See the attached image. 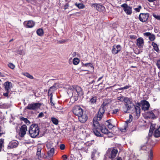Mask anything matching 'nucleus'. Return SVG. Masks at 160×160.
I'll return each mask as SVG.
<instances>
[{
	"label": "nucleus",
	"mask_w": 160,
	"mask_h": 160,
	"mask_svg": "<svg viewBox=\"0 0 160 160\" xmlns=\"http://www.w3.org/2000/svg\"><path fill=\"white\" fill-rule=\"evenodd\" d=\"M125 105L123 108V111L125 113H128V111L132 108H134L135 110V113L133 115H136L134 116L135 119H138L140 116L141 109L140 108V103H137V105H135L133 103L130 101L129 99L127 100V102H125Z\"/></svg>",
	"instance_id": "f257e3e1"
},
{
	"label": "nucleus",
	"mask_w": 160,
	"mask_h": 160,
	"mask_svg": "<svg viewBox=\"0 0 160 160\" xmlns=\"http://www.w3.org/2000/svg\"><path fill=\"white\" fill-rule=\"evenodd\" d=\"M48 156H46L44 150L40 146L38 147L37 156L41 158H51L55 154L54 149L52 148L48 150L47 152Z\"/></svg>",
	"instance_id": "f03ea898"
},
{
	"label": "nucleus",
	"mask_w": 160,
	"mask_h": 160,
	"mask_svg": "<svg viewBox=\"0 0 160 160\" xmlns=\"http://www.w3.org/2000/svg\"><path fill=\"white\" fill-rule=\"evenodd\" d=\"M73 113L76 116H78V119H83L87 120L88 116L86 114H83V110L79 106L76 105L74 106L72 109Z\"/></svg>",
	"instance_id": "7ed1b4c3"
},
{
	"label": "nucleus",
	"mask_w": 160,
	"mask_h": 160,
	"mask_svg": "<svg viewBox=\"0 0 160 160\" xmlns=\"http://www.w3.org/2000/svg\"><path fill=\"white\" fill-rule=\"evenodd\" d=\"M39 129L38 124H32L30 126L28 130L30 136L32 138L36 137L39 135Z\"/></svg>",
	"instance_id": "20e7f679"
},
{
	"label": "nucleus",
	"mask_w": 160,
	"mask_h": 160,
	"mask_svg": "<svg viewBox=\"0 0 160 160\" xmlns=\"http://www.w3.org/2000/svg\"><path fill=\"white\" fill-rule=\"evenodd\" d=\"M71 89L72 91V95L75 101L78 100V96H81L83 95L82 90L79 86H73L71 88Z\"/></svg>",
	"instance_id": "39448f33"
},
{
	"label": "nucleus",
	"mask_w": 160,
	"mask_h": 160,
	"mask_svg": "<svg viewBox=\"0 0 160 160\" xmlns=\"http://www.w3.org/2000/svg\"><path fill=\"white\" fill-rule=\"evenodd\" d=\"M108 104V103L106 101H104L99 108L96 118L94 117L93 120H101L102 119L103 114L104 113L105 109L107 107Z\"/></svg>",
	"instance_id": "423d86ee"
},
{
	"label": "nucleus",
	"mask_w": 160,
	"mask_h": 160,
	"mask_svg": "<svg viewBox=\"0 0 160 160\" xmlns=\"http://www.w3.org/2000/svg\"><path fill=\"white\" fill-rule=\"evenodd\" d=\"M41 105V104L40 103L29 104L26 107L25 109L28 110H36L39 108Z\"/></svg>",
	"instance_id": "0eeeda50"
},
{
	"label": "nucleus",
	"mask_w": 160,
	"mask_h": 160,
	"mask_svg": "<svg viewBox=\"0 0 160 160\" xmlns=\"http://www.w3.org/2000/svg\"><path fill=\"white\" fill-rule=\"evenodd\" d=\"M100 130L102 133L107 135L108 137H112L113 136V133L109 132L104 124L101 125Z\"/></svg>",
	"instance_id": "6e6552de"
},
{
	"label": "nucleus",
	"mask_w": 160,
	"mask_h": 160,
	"mask_svg": "<svg viewBox=\"0 0 160 160\" xmlns=\"http://www.w3.org/2000/svg\"><path fill=\"white\" fill-rule=\"evenodd\" d=\"M140 104L141 105L142 110L145 111L149 110L150 105L148 101L145 100H143L141 101Z\"/></svg>",
	"instance_id": "1a4fd4ad"
},
{
	"label": "nucleus",
	"mask_w": 160,
	"mask_h": 160,
	"mask_svg": "<svg viewBox=\"0 0 160 160\" xmlns=\"http://www.w3.org/2000/svg\"><path fill=\"white\" fill-rule=\"evenodd\" d=\"M158 112L156 110H154L151 111H149L148 112V115L147 116V119H156L157 114Z\"/></svg>",
	"instance_id": "9d476101"
},
{
	"label": "nucleus",
	"mask_w": 160,
	"mask_h": 160,
	"mask_svg": "<svg viewBox=\"0 0 160 160\" xmlns=\"http://www.w3.org/2000/svg\"><path fill=\"white\" fill-rule=\"evenodd\" d=\"M149 14L148 13H141L139 16V19L140 21L142 22H146L149 18Z\"/></svg>",
	"instance_id": "9b49d317"
},
{
	"label": "nucleus",
	"mask_w": 160,
	"mask_h": 160,
	"mask_svg": "<svg viewBox=\"0 0 160 160\" xmlns=\"http://www.w3.org/2000/svg\"><path fill=\"white\" fill-rule=\"evenodd\" d=\"M123 8L124 12L127 15H131L132 13V8L126 3H124L121 5Z\"/></svg>",
	"instance_id": "f8f14e48"
},
{
	"label": "nucleus",
	"mask_w": 160,
	"mask_h": 160,
	"mask_svg": "<svg viewBox=\"0 0 160 160\" xmlns=\"http://www.w3.org/2000/svg\"><path fill=\"white\" fill-rule=\"evenodd\" d=\"M92 7L95 8L99 12H104L105 10V7L98 3H93L92 5Z\"/></svg>",
	"instance_id": "ddd939ff"
},
{
	"label": "nucleus",
	"mask_w": 160,
	"mask_h": 160,
	"mask_svg": "<svg viewBox=\"0 0 160 160\" xmlns=\"http://www.w3.org/2000/svg\"><path fill=\"white\" fill-rule=\"evenodd\" d=\"M110 150L111 152L110 154L109 155V157L111 159H113L116 156L118 152V150L117 149L115 148H112L109 149L108 151Z\"/></svg>",
	"instance_id": "4468645a"
},
{
	"label": "nucleus",
	"mask_w": 160,
	"mask_h": 160,
	"mask_svg": "<svg viewBox=\"0 0 160 160\" xmlns=\"http://www.w3.org/2000/svg\"><path fill=\"white\" fill-rule=\"evenodd\" d=\"M27 127L26 125H23L20 129L19 135L21 137H23L26 134L27 131Z\"/></svg>",
	"instance_id": "2eb2a0df"
},
{
	"label": "nucleus",
	"mask_w": 160,
	"mask_h": 160,
	"mask_svg": "<svg viewBox=\"0 0 160 160\" xmlns=\"http://www.w3.org/2000/svg\"><path fill=\"white\" fill-rule=\"evenodd\" d=\"M3 85L4 86L5 90L8 92H10L11 88L12 87V83L10 82L7 81L4 82Z\"/></svg>",
	"instance_id": "dca6fc26"
},
{
	"label": "nucleus",
	"mask_w": 160,
	"mask_h": 160,
	"mask_svg": "<svg viewBox=\"0 0 160 160\" xmlns=\"http://www.w3.org/2000/svg\"><path fill=\"white\" fill-rule=\"evenodd\" d=\"M18 145V142L16 141H11L9 143L8 148L10 149L17 147Z\"/></svg>",
	"instance_id": "f3484780"
},
{
	"label": "nucleus",
	"mask_w": 160,
	"mask_h": 160,
	"mask_svg": "<svg viewBox=\"0 0 160 160\" xmlns=\"http://www.w3.org/2000/svg\"><path fill=\"white\" fill-rule=\"evenodd\" d=\"M144 44L143 39L142 38H139L137 39L136 44L139 48H142Z\"/></svg>",
	"instance_id": "a211bd4d"
},
{
	"label": "nucleus",
	"mask_w": 160,
	"mask_h": 160,
	"mask_svg": "<svg viewBox=\"0 0 160 160\" xmlns=\"http://www.w3.org/2000/svg\"><path fill=\"white\" fill-rule=\"evenodd\" d=\"M26 24V27L27 28H31L33 27L35 24L34 22L32 20H29L28 22H24V24Z\"/></svg>",
	"instance_id": "6ab92c4d"
},
{
	"label": "nucleus",
	"mask_w": 160,
	"mask_h": 160,
	"mask_svg": "<svg viewBox=\"0 0 160 160\" xmlns=\"http://www.w3.org/2000/svg\"><path fill=\"white\" fill-rule=\"evenodd\" d=\"M93 126L94 127L93 129H100L101 127V125L103 124H100L99 122L98 121H93Z\"/></svg>",
	"instance_id": "aec40b11"
},
{
	"label": "nucleus",
	"mask_w": 160,
	"mask_h": 160,
	"mask_svg": "<svg viewBox=\"0 0 160 160\" xmlns=\"http://www.w3.org/2000/svg\"><path fill=\"white\" fill-rule=\"evenodd\" d=\"M129 99L128 98L123 96H121L117 98V100L121 102H127V100Z\"/></svg>",
	"instance_id": "412c9836"
},
{
	"label": "nucleus",
	"mask_w": 160,
	"mask_h": 160,
	"mask_svg": "<svg viewBox=\"0 0 160 160\" xmlns=\"http://www.w3.org/2000/svg\"><path fill=\"white\" fill-rule=\"evenodd\" d=\"M130 122V121H127L125 122V125L124 127L123 128H121L120 129V130L121 132H126L128 128V122L129 123Z\"/></svg>",
	"instance_id": "4be33fe9"
},
{
	"label": "nucleus",
	"mask_w": 160,
	"mask_h": 160,
	"mask_svg": "<svg viewBox=\"0 0 160 160\" xmlns=\"http://www.w3.org/2000/svg\"><path fill=\"white\" fill-rule=\"evenodd\" d=\"M154 135L155 137H160V126L155 131Z\"/></svg>",
	"instance_id": "5701e85b"
},
{
	"label": "nucleus",
	"mask_w": 160,
	"mask_h": 160,
	"mask_svg": "<svg viewBox=\"0 0 160 160\" xmlns=\"http://www.w3.org/2000/svg\"><path fill=\"white\" fill-rule=\"evenodd\" d=\"M109 121H106L105 123V125L107 126L109 128L111 129L114 127H115V125L112 124Z\"/></svg>",
	"instance_id": "b1692460"
},
{
	"label": "nucleus",
	"mask_w": 160,
	"mask_h": 160,
	"mask_svg": "<svg viewBox=\"0 0 160 160\" xmlns=\"http://www.w3.org/2000/svg\"><path fill=\"white\" fill-rule=\"evenodd\" d=\"M99 129H93V131L94 134L98 137H102V135L99 131H98Z\"/></svg>",
	"instance_id": "393cba45"
},
{
	"label": "nucleus",
	"mask_w": 160,
	"mask_h": 160,
	"mask_svg": "<svg viewBox=\"0 0 160 160\" xmlns=\"http://www.w3.org/2000/svg\"><path fill=\"white\" fill-rule=\"evenodd\" d=\"M37 33L39 36H42L44 34L43 29L41 28L38 29L37 31Z\"/></svg>",
	"instance_id": "a878e982"
},
{
	"label": "nucleus",
	"mask_w": 160,
	"mask_h": 160,
	"mask_svg": "<svg viewBox=\"0 0 160 160\" xmlns=\"http://www.w3.org/2000/svg\"><path fill=\"white\" fill-rule=\"evenodd\" d=\"M97 98L96 96L92 97L89 101L90 103L92 104L95 103L96 102Z\"/></svg>",
	"instance_id": "bb28decb"
},
{
	"label": "nucleus",
	"mask_w": 160,
	"mask_h": 160,
	"mask_svg": "<svg viewBox=\"0 0 160 160\" xmlns=\"http://www.w3.org/2000/svg\"><path fill=\"white\" fill-rule=\"evenodd\" d=\"M152 45L154 49L157 52L159 51L158 46L157 44L155 42H152Z\"/></svg>",
	"instance_id": "cd10ccee"
},
{
	"label": "nucleus",
	"mask_w": 160,
	"mask_h": 160,
	"mask_svg": "<svg viewBox=\"0 0 160 160\" xmlns=\"http://www.w3.org/2000/svg\"><path fill=\"white\" fill-rule=\"evenodd\" d=\"M4 139H0V152L2 151V148L4 147Z\"/></svg>",
	"instance_id": "c85d7f7f"
},
{
	"label": "nucleus",
	"mask_w": 160,
	"mask_h": 160,
	"mask_svg": "<svg viewBox=\"0 0 160 160\" xmlns=\"http://www.w3.org/2000/svg\"><path fill=\"white\" fill-rule=\"evenodd\" d=\"M23 75L31 79H33L34 78L32 76L30 75L29 73L28 72L24 73H23Z\"/></svg>",
	"instance_id": "c756f323"
},
{
	"label": "nucleus",
	"mask_w": 160,
	"mask_h": 160,
	"mask_svg": "<svg viewBox=\"0 0 160 160\" xmlns=\"http://www.w3.org/2000/svg\"><path fill=\"white\" fill-rule=\"evenodd\" d=\"M80 60L77 58H74L73 60V63L75 65H77L79 62Z\"/></svg>",
	"instance_id": "7c9ffc66"
},
{
	"label": "nucleus",
	"mask_w": 160,
	"mask_h": 160,
	"mask_svg": "<svg viewBox=\"0 0 160 160\" xmlns=\"http://www.w3.org/2000/svg\"><path fill=\"white\" fill-rule=\"evenodd\" d=\"M52 87H51L50 88V89L48 90V95L49 97H52V92L53 91H52Z\"/></svg>",
	"instance_id": "2f4dec72"
},
{
	"label": "nucleus",
	"mask_w": 160,
	"mask_h": 160,
	"mask_svg": "<svg viewBox=\"0 0 160 160\" xmlns=\"http://www.w3.org/2000/svg\"><path fill=\"white\" fill-rule=\"evenodd\" d=\"M118 52L117 51V50L116 49V48L114 46H113L112 50V53L114 54H115L117 53Z\"/></svg>",
	"instance_id": "473e14b6"
},
{
	"label": "nucleus",
	"mask_w": 160,
	"mask_h": 160,
	"mask_svg": "<svg viewBox=\"0 0 160 160\" xmlns=\"http://www.w3.org/2000/svg\"><path fill=\"white\" fill-rule=\"evenodd\" d=\"M76 5L79 9H82L84 8V6L82 3L76 4Z\"/></svg>",
	"instance_id": "72a5a7b5"
},
{
	"label": "nucleus",
	"mask_w": 160,
	"mask_h": 160,
	"mask_svg": "<svg viewBox=\"0 0 160 160\" xmlns=\"http://www.w3.org/2000/svg\"><path fill=\"white\" fill-rule=\"evenodd\" d=\"M120 109L118 108L114 109L112 110V113L113 114H117Z\"/></svg>",
	"instance_id": "f704fd0d"
},
{
	"label": "nucleus",
	"mask_w": 160,
	"mask_h": 160,
	"mask_svg": "<svg viewBox=\"0 0 160 160\" xmlns=\"http://www.w3.org/2000/svg\"><path fill=\"white\" fill-rule=\"evenodd\" d=\"M155 124H153L152 123L151 124V125L150 127V131L152 132L155 129Z\"/></svg>",
	"instance_id": "c9c22d12"
},
{
	"label": "nucleus",
	"mask_w": 160,
	"mask_h": 160,
	"mask_svg": "<svg viewBox=\"0 0 160 160\" xmlns=\"http://www.w3.org/2000/svg\"><path fill=\"white\" fill-rule=\"evenodd\" d=\"M149 40L151 41H153L154 40L155 38V36L154 35H151L149 37Z\"/></svg>",
	"instance_id": "e433bc0d"
},
{
	"label": "nucleus",
	"mask_w": 160,
	"mask_h": 160,
	"mask_svg": "<svg viewBox=\"0 0 160 160\" xmlns=\"http://www.w3.org/2000/svg\"><path fill=\"white\" fill-rule=\"evenodd\" d=\"M130 87L129 86L127 85L123 88H120L118 89V90H123L124 89H127L129 88Z\"/></svg>",
	"instance_id": "4c0bfd02"
},
{
	"label": "nucleus",
	"mask_w": 160,
	"mask_h": 160,
	"mask_svg": "<svg viewBox=\"0 0 160 160\" xmlns=\"http://www.w3.org/2000/svg\"><path fill=\"white\" fill-rule=\"evenodd\" d=\"M8 67L12 69H14L15 68V65L12 63H9L8 64Z\"/></svg>",
	"instance_id": "58836bf2"
},
{
	"label": "nucleus",
	"mask_w": 160,
	"mask_h": 160,
	"mask_svg": "<svg viewBox=\"0 0 160 160\" xmlns=\"http://www.w3.org/2000/svg\"><path fill=\"white\" fill-rule=\"evenodd\" d=\"M153 16L157 20H160V16L156 14H153Z\"/></svg>",
	"instance_id": "ea45409f"
},
{
	"label": "nucleus",
	"mask_w": 160,
	"mask_h": 160,
	"mask_svg": "<svg viewBox=\"0 0 160 160\" xmlns=\"http://www.w3.org/2000/svg\"><path fill=\"white\" fill-rule=\"evenodd\" d=\"M83 66L84 67H87V66H90V67H92V65L91 63H86L85 64H83Z\"/></svg>",
	"instance_id": "a19ab883"
},
{
	"label": "nucleus",
	"mask_w": 160,
	"mask_h": 160,
	"mask_svg": "<svg viewBox=\"0 0 160 160\" xmlns=\"http://www.w3.org/2000/svg\"><path fill=\"white\" fill-rule=\"evenodd\" d=\"M17 53L20 55H23L24 53V52L23 50H19L17 51Z\"/></svg>",
	"instance_id": "79ce46f5"
},
{
	"label": "nucleus",
	"mask_w": 160,
	"mask_h": 160,
	"mask_svg": "<svg viewBox=\"0 0 160 160\" xmlns=\"http://www.w3.org/2000/svg\"><path fill=\"white\" fill-rule=\"evenodd\" d=\"M117 50V51L119 52L121 49V46L119 45H117L116 46H115Z\"/></svg>",
	"instance_id": "37998d69"
},
{
	"label": "nucleus",
	"mask_w": 160,
	"mask_h": 160,
	"mask_svg": "<svg viewBox=\"0 0 160 160\" xmlns=\"http://www.w3.org/2000/svg\"><path fill=\"white\" fill-rule=\"evenodd\" d=\"M146 147L145 145H141L140 150H146Z\"/></svg>",
	"instance_id": "c03bdc74"
},
{
	"label": "nucleus",
	"mask_w": 160,
	"mask_h": 160,
	"mask_svg": "<svg viewBox=\"0 0 160 160\" xmlns=\"http://www.w3.org/2000/svg\"><path fill=\"white\" fill-rule=\"evenodd\" d=\"M7 107V105L5 104H4L2 105H0V108H5Z\"/></svg>",
	"instance_id": "a18cd8bd"
},
{
	"label": "nucleus",
	"mask_w": 160,
	"mask_h": 160,
	"mask_svg": "<svg viewBox=\"0 0 160 160\" xmlns=\"http://www.w3.org/2000/svg\"><path fill=\"white\" fill-rule=\"evenodd\" d=\"M153 157V152L152 151V150H150V159L151 160H152V158Z\"/></svg>",
	"instance_id": "49530a36"
},
{
	"label": "nucleus",
	"mask_w": 160,
	"mask_h": 160,
	"mask_svg": "<svg viewBox=\"0 0 160 160\" xmlns=\"http://www.w3.org/2000/svg\"><path fill=\"white\" fill-rule=\"evenodd\" d=\"M65 148V145L63 144H62L60 145V148L62 150H64Z\"/></svg>",
	"instance_id": "de8ad7c7"
},
{
	"label": "nucleus",
	"mask_w": 160,
	"mask_h": 160,
	"mask_svg": "<svg viewBox=\"0 0 160 160\" xmlns=\"http://www.w3.org/2000/svg\"><path fill=\"white\" fill-rule=\"evenodd\" d=\"M44 113L42 112H41L38 114V117L41 118L44 116Z\"/></svg>",
	"instance_id": "09e8293b"
},
{
	"label": "nucleus",
	"mask_w": 160,
	"mask_h": 160,
	"mask_svg": "<svg viewBox=\"0 0 160 160\" xmlns=\"http://www.w3.org/2000/svg\"><path fill=\"white\" fill-rule=\"evenodd\" d=\"M143 34L145 36H149H149L151 35V33L150 32H147L144 33Z\"/></svg>",
	"instance_id": "8fccbe9b"
},
{
	"label": "nucleus",
	"mask_w": 160,
	"mask_h": 160,
	"mask_svg": "<svg viewBox=\"0 0 160 160\" xmlns=\"http://www.w3.org/2000/svg\"><path fill=\"white\" fill-rule=\"evenodd\" d=\"M5 134V132H3L1 130V127L0 126V137L3 134Z\"/></svg>",
	"instance_id": "3c124183"
},
{
	"label": "nucleus",
	"mask_w": 160,
	"mask_h": 160,
	"mask_svg": "<svg viewBox=\"0 0 160 160\" xmlns=\"http://www.w3.org/2000/svg\"><path fill=\"white\" fill-rule=\"evenodd\" d=\"M157 65L158 68L160 69V60L158 61L157 63Z\"/></svg>",
	"instance_id": "603ef678"
},
{
	"label": "nucleus",
	"mask_w": 160,
	"mask_h": 160,
	"mask_svg": "<svg viewBox=\"0 0 160 160\" xmlns=\"http://www.w3.org/2000/svg\"><path fill=\"white\" fill-rule=\"evenodd\" d=\"M52 97H50V101L51 103V104L52 106H54V104L52 102Z\"/></svg>",
	"instance_id": "864d4df0"
},
{
	"label": "nucleus",
	"mask_w": 160,
	"mask_h": 160,
	"mask_svg": "<svg viewBox=\"0 0 160 160\" xmlns=\"http://www.w3.org/2000/svg\"><path fill=\"white\" fill-rule=\"evenodd\" d=\"M141 8V6H139L138 8H135V10L137 12H139L140 11V9Z\"/></svg>",
	"instance_id": "5fc2aeb1"
},
{
	"label": "nucleus",
	"mask_w": 160,
	"mask_h": 160,
	"mask_svg": "<svg viewBox=\"0 0 160 160\" xmlns=\"http://www.w3.org/2000/svg\"><path fill=\"white\" fill-rule=\"evenodd\" d=\"M130 38L131 39H135L137 38V36L135 35H130Z\"/></svg>",
	"instance_id": "6e6d98bb"
},
{
	"label": "nucleus",
	"mask_w": 160,
	"mask_h": 160,
	"mask_svg": "<svg viewBox=\"0 0 160 160\" xmlns=\"http://www.w3.org/2000/svg\"><path fill=\"white\" fill-rule=\"evenodd\" d=\"M135 113V112H134V113H133V114H133H133H134V113ZM135 115H136V114H135V115H133V116H134H134H135ZM129 118H130V119H131V120H132V119H134V118H133V116H132V115H131V114H130V115H129Z\"/></svg>",
	"instance_id": "4d7b16f0"
},
{
	"label": "nucleus",
	"mask_w": 160,
	"mask_h": 160,
	"mask_svg": "<svg viewBox=\"0 0 160 160\" xmlns=\"http://www.w3.org/2000/svg\"><path fill=\"white\" fill-rule=\"evenodd\" d=\"M6 92L5 93H4L3 95L4 96L7 97L8 96V93L10 92H8L7 91H6Z\"/></svg>",
	"instance_id": "13d9d810"
},
{
	"label": "nucleus",
	"mask_w": 160,
	"mask_h": 160,
	"mask_svg": "<svg viewBox=\"0 0 160 160\" xmlns=\"http://www.w3.org/2000/svg\"><path fill=\"white\" fill-rule=\"evenodd\" d=\"M53 123L54 124L56 125H57L58 124V121H52Z\"/></svg>",
	"instance_id": "bf43d9fd"
},
{
	"label": "nucleus",
	"mask_w": 160,
	"mask_h": 160,
	"mask_svg": "<svg viewBox=\"0 0 160 160\" xmlns=\"http://www.w3.org/2000/svg\"><path fill=\"white\" fill-rule=\"evenodd\" d=\"M66 41L65 40H61V41H59V42H60V43H64L65 42H66Z\"/></svg>",
	"instance_id": "052dcab7"
},
{
	"label": "nucleus",
	"mask_w": 160,
	"mask_h": 160,
	"mask_svg": "<svg viewBox=\"0 0 160 160\" xmlns=\"http://www.w3.org/2000/svg\"><path fill=\"white\" fill-rule=\"evenodd\" d=\"M51 87H52V91L53 92L54 90L55 89V87L54 86H52Z\"/></svg>",
	"instance_id": "680f3d73"
},
{
	"label": "nucleus",
	"mask_w": 160,
	"mask_h": 160,
	"mask_svg": "<svg viewBox=\"0 0 160 160\" xmlns=\"http://www.w3.org/2000/svg\"><path fill=\"white\" fill-rule=\"evenodd\" d=\"M0 77H4L5 76L4 74L2 73L1 72H0Z\"/></svg>",
	"instance_id": "e2e57ef3"
},
{
	"label": "nucleus",
	"mask_w": 160,
	"mask_h": 160,
	"mask_svg": "<svg viewBox=\"0 0 160 160\" xmlns=\"http://www.w3.org/2000/svg\"><path fill=\"white\" fill-rule=\"evenodd\" d=\"M51 119L52 120H58V119L57 118H56L54 117H52L51 118Z\"/></svg>",
	"instance_id": "0e129e2a"
},
{
	"label": "nucleus",
	"mask_w": 160,
	"mask_h": 160,
	"mask_svg": "<svg viewBox=\"0 0 160 160\" xmlns=\"http://www.w3.org/2000/svg\"><path fill=\"white\" fill-rule=\"evenodd\" d=\"M62 157L64 158H67V155H63L62 156Z\"/></svg>",
	"instance_id": "69168bd1"
},
{
	"label": "nucleus",
	"mask_w": 160,
	"mask_h": 160,
	"mask_svg": "<svg viewBox=\"0 0 160 160\" xmlns=\"http://www.w3.org/2000/svg\"><path fill=\"white\" fill-rule=\"evenodd\" d=\"M147 0L150 2H152L154 1H156L157 0Z\"/></svg>",
	"instance_id": "338daca9"
},
{
	"label": "nucleus",
	"mask_w": 160,
	"mask_h": 160,
	"mask_svg": "<svg viewBox=\"0 0 160 160\" xmlns=\"http://www.w3.org/2000/svg\"><path fill=\"white\" fill-rule=\"evenodd\" d=\"M47 147L48 149H50V145H49L48 144H47Z\"/></svg>",
	"instance_id": "774afa93"
}]
</instances>
